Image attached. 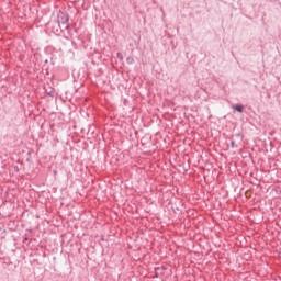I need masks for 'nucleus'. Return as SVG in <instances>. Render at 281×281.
Wrapping results in <instances>:
<instances>
[{
  "mask_svg": "<svg viewBox=\"0 0 281 281\" xmlns=\"http://www.w3.org/2000/svg\"><path fill=\"white\" fill-rule=\"evenodd\" d=\"M244 109H245V106H243V105H235L234 106V110L238 111V113H243Z\"/></svg>",
  "mask_w": 281,
  "mask_h": 281,
  "instance_id": "f257e3e1",
  "label": "nucleus"
}]
</instances>
